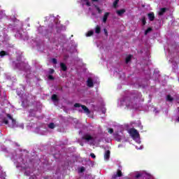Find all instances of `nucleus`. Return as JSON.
I'll use <instances>...</instances> for the list:
<instances>
[{
	"mask_svg": "<svg viewBox=\"0 0 179 179\" xmlns=\"http://www.w3.org/2000/svg\"><path fill=\"white\" fill-rule=\"evenodd\" d=\"M108 134H114V129H108Z\"/></svg>",
	"mask_w": 179,
	"mask_h": 179,
	"instance_id": "7c9ffc66",
	"label": "nucleus"
},
{
	"mask_svg": "<svg viewBox=\"0 0 179 179\" xmlns=\"http://www.w3.org/2000/svg\"><path fill=\"white\" fill-rule=\"evenodd\" d=\"M86 5H87V6H92V4H90V3L89 2V1H87L86 2Z\"/></svg>",
	"mask_w": 179,
	"mask_h": 179,
	"instance_id": "72a5a7b5",
	"label": "nucleus"
},
{
	"mask_svg": "<svg viewBox=\"0 0 179 179\" xmlns=\"http://www.w3.org/2000/svg\"><path fill=\"white\" fill-rule=\"evenodd\" d=\"M82 139H83L84 141H87V142H90V141H93V136H92L90 134H85Z\"/></svg>",
	"mask_w": 179,
	"mask_h": 179,
	"instance_id": "20e7f679",
	"label": "nucleus"
},
{
	"mask_svg": "<svg viewBox=\"0 0 179 179\" xmlns=\"http://www.w3.org/2000/svg\"><path fill=\"white\" fill-rule=\"evenodd\" d=\"M5 55H8V52H6L5 50H1L0 52V57H5Z\"/></svg>",
	"mask_w": 179,
	"mask_h": 179,
	"instance_id": "4be33fe9",
	"label": "nucleus"
},
{
	"mask_svg": "<svg viewBox=\"0 0 179 179\" xmlns=\"http://www.w3.org/2000/svg\"><path fill=\"white\" fill-rule=\"evenodd\" d=\"M2 122H3V124H5L6 125L9 124V120H8V119L6 117H3L2 119Z\"/></svg>",
	"mask_w": 179,
	"mask_h": 179,
	"instance_id": "f3484780",
	"label": "nucleus"
},
{
	"mask_svg": "<svg viewBox=\"0 0 179 179\" xmlns=\"http://www.w3.org/2000/svg\"><path fill=\"white\" fill-rule=\"evenodd\" d=\"M48 128H50V129H54V128H55V124H54V122H51L48 124Z\"/></svg>",
	"mask_w": 179,
	"mask_h": 179,
	"instance_id": "5701e85b",
	"label": "nucleus"
},
{
	"mask_svg": "<svg viewBox=\"0 0 179 179\" xmlns=\"http://www.w3.org/2000/svg\"><path fill=\"white\" fill-rule=\"evenodd\" d=\"M103 33L106 37H108V31H107V29H103Z\"/></svg>",
	"mask_w": 179,
	"mask_h": 179,
	"instance_id": "c85d7f7f",
	"label": "nucleus"
},
{
	"mask_svg": "<svg viewBox=\"0 0 179 179\" xmlns=\"http://www.w3.org/2000/svg\"><path fill=\"white\" fill-rule=\"evenodd\" d=\"M141 22L143 23V25L145 26V24H146V17H143L142 19H141Z\"/></svg>",
	"mask_w": 179,
	"mask_h": 179,
	"instance_id": "b1692460",
	"label": "nucleus"
},
{
	"mask_svg": "<svg viewBox=\"0 0 179 179\" xmlns=\"http://www.w3.org/2000/svg\"><path fill=\"white\" fill-rule=\"evenodd\" d=\"M169 10V8H162L159 10V12L158 13L159 16H163Z\"/></svg>",
	"mask_w": 179,
	"mask_h": 179,
	"instance_id": "0eeeda50",
	"label": "nucleus"
},
{
	"mask_svg": "<svg viewBox=\"0 0 179 179\" xmlns=\"http://www.w3.org/2000/svg\"><path fill=\"white\" fill-rule=\"evenodd\" d=\"M148 17L150 20V22H153V20H155V13L151 12L147 14Z\"/></svg>",
	"mask_w": 179,
	"mask_h": 179,
	"instance_id": "423d86ee",
	"label": "nucleus"
},
{
	"mask_svg": "<svg viewBox=\"0 0 179 179\" xmlns=\"http://www.w3.org/2000/svg\"><path fill=\"white\" fill-rule=\"evenodd\" d=\"M48 79L49 80H54L55 79V78H54V76H52V75H49V76H48Z\"/></svg>",
	"mask_w": 179,
	"mask_h": 179,
	"instance_id": "cd10ccee",
	"label": "nucleus"
},
{
	"mask_svg": "<svg viewBox=\"0 0 179 179\" xmlns=\"http://www.w3.org/2000/svg\"><path fill=\"white\" fill-rule=\"evenodd\" d=\"M52 64H54L55 65H57L58 64V61L57 60V59L53 58L52 59Z\"/></svg>",
	"mask_w": 179,
	"mask_h": 179,
	"instance_id": "bb28decb",
	"label": "nucleus"
},
{
	"mask_svg": "<svg viewBox=\"0 0 179 179\" xmlns=\"http://www.w3.org/2000/svg\"><path fill=\"white\" fill-rule=\"evenodd\" d=\"M101 31V28L100 27V26L97 25L95 28V33L96 34H100Z\"/></svg>",
	"mask_w": 179,
	"mask_h": 179,
	"instance_id": "2eb2a0df",
	"label": "nucleus"
},
{
	"mask_svg": "<svg viewBox=\"0 0 179 179\" xmlns=\"http://www.w3.org/2000/svg\"><path fill=\"white\" fill-rule=\"evenodd\" d=\"M93 34H94V31L91 30L87 33L86 36L87 37H91V36H93Z\"/></svg>",
	"mask_w": 179,
	"mask_h": 179,
	"instance_id": "412c9836",
	"label": "nucleus"
},
{
	"mask_svg": "<svg viewBox=\"0 0 179 179\" xmlns=\"http://www.w3.org/2000/svg\"><path fill=\"white\" fill-rule=\"evenodd\" d=\"M55 72V70H54V69H50L48 73L49 75H52V73H54Z\"/></svg>",
	"mask_w": 179,
	"mask_h": 179,
	"instance_id": "a878e982",
	"label": "nucleus"
},
{
	"mask_svg": "<svg viewBox=\"0 0 179 179\" xmlns=\"http://www.w3.org/2000/svg\"><path fill=\"white\" fill-rule=\"evenodd\" d=\"M92 2H99V0H92Z\"/></svg>",
	"mask_w": 179,
	"mask_h": 179,
	"instance_id": "f704fd0d",
	"label": "nucleus"
},
{
	"mask_svg": "<svg viewBox=\"0 0 179 179\" xmlns=\"http://www.w3.org/2000/svg\"><path fill=\"white\" fill-rule=\"evenodd\" d=\"M141 100L143 101L141 92H138L132 98L127 97L124 99L127 107H131L132 108H136L138 103H141Z\"/></svg>",
	"mask_w": 179,
	"mask_h": 179,
	"instance_id": "f257e3e1",
	"label": "nucleus"
},
{
	"mask_svg": "<svg viewBox=\"0 0 179 179\" xmlns=\"http://www.w3.org/2000/svg\"><path fill=\"white\" fill-rule=\"evenodd\" d=\"M129 134L133 139L139 138V132H138V130H136V129H131L129 130Z\"/></svg>",
	"mask_w": 179,
	"mask_h": 179,
	"instance_id": "f03ea898",
	"label": "nucleus"
},
{
	"mask_svg": "<svg viewBox=\"0 0 179 179\" xmlns=\"http://www.w3.org/2000/svg\"><path fill=\"white\" fill-rule=\"evenodd\" d=\"M166 101L172 103V101H174V98H173L171 94H168L166 95Z\"/></svg>",
	"mask_w": 179,
	"mask_h": 179,
	"instance_id": "4468645a",
	"label": "nucleus"
},
{
	"mask_svg": "<svg viewBox=\"0 0 179 179\" xmlns=\"http://www.w3.org/2000/svg\"><path fill=\"white\" fill-rule=\"evenodd\" d=\"M90 156L91 157H92V159H96V155H94V153H91Z\"/></svg>",
	"mask_w": 179,
	"mask_h": 179,
	"instance_id": "473e14b6",
	"label": "nucleus"
},
{
	"mask_svg": "<svg viewBox=\"0 0 179 179\" xmlns=\"http://www.w3.org/2000/svg\"><path fill=\"white\" fill-rule=\"evenodd\" d=\"M81 108H83L85 114H87V115L90 114V110H89L86 106L82 105Z\"/></svg>",
	"mask_w": 179,
	"mask_h": 179,
	"instance_id": "9b49d317",
	"label": "nucleus"
},
{
	"mask_svg": "<svg viewBox=\"0 0 179 179\" xmlns=\"http://www.w3.org/2000/svg\"><path fill=\"white\" fill-rule=\"evenodd\" d=\"M82 106H83V105H81L80 103H76L74 104V107H75L76 108H79V107H82Z\"/></svg>",
	"mask_w": 179,
	"mask_h": 179,
	"instance_id": "c756f323",
	"label": "nucleus"
},
{
	"mask_svg": "<svg viewBox=\"0 0 179 179\" xmlns=\"http://www.w3.org/2000/svg\"><path fill=\"white\" fill-rule=\"evenodd\" d=\"M111 154V152L110 150H106L104 153V159L105 160H108L110 159V155Z\"/></svg>",
	"mask_w": 179,
	"mask_h": 179,
	"instance_id": "9d476101",
	"label": "nucleus"
},
{
	"mask_svg": "<svg viewBox=\"0 0 179 179\" xmlns=\"http://www.w3.org/2000/svg\"><path fill=\"white\" fill-rule=\"evenodd\" d=\"M125 12H127V10H125V8H123V9L117 10L116 11V13L118 15V16H122V15H124Z\"/></svg>",
	"mask_w": 179,
	"mask_h": 179,
	"instance_id": "1a4fd4ad",
	"label": "nucleus"
},
{
	"mask_svg": "<svg viewBox=\"0 0 179 179\" xmlns=\"http://www.w3.org/2000/svg\"><path fill=\"white\" fill-rule=\"evenodd\" d=\"M6 117H8L9 120H11L12 122V128H17V123L16 122V120L12 117V115L9 113L6 114Z\"/></svg>",
	"mask_w": 179,
	"mask_h": 179,
	"instance_id": "7ed1b4c3",
	"label": "nucleus"
},
{
	"mask_svg": "<svg viewBox=\"0 0 179 179\" xmlns=\"http://www.w3.org/2000/svg\"><path fill=\"white\" fill-rule=\"evenodd\" d=\"M118 2H120V0H115V1L113 2V7L117 8Z\"/></svg>",
	"mask_w": 179,
	"mask_h": 179,
	"instance_id": "393cba45",
	"label": "nucleus"
},
{
	"mask_svg": "<svg viewBox=\"0 0 179 179\" xmlns=\"http://www.w3.org/2000/svg\"><path fill=\"white\" fill-rule=\"evenodd\" d=\"M108 16H110V13H105L103 17V22L106 23L107 22V19H108Z\"/></svg>",
	"mask_w": 179,
	"mask_h": 179,
	"instance_id": "f8f14e48",
	"label": "nucleus"
},
{
	"mask_svg": "<svg viewBox=\"0 0 179 179\" xmlns=\"http://www.w3.org/2000/svg\"><path fill=\"white\" fill-rule=\"evenodd\" d=\"M153 29L152 27H148L145 31V36L148 35V33H150Z\"/></svg>",
	"mask_w": 179,
	"mask_h": 179,
	"instance_id": "a211bd4d",
	"label": "nucleus"
},
{
	"mask_svg": "<svg viewBox=\"0 0 179 179\" xmlns=\"http://www.w3.org/2000/svg\"><path fill=\"white\" fill-rule=\"evenodd\" d=\"M95 9H96L98 13H101L103 11L101 10V9H100V7H99L97 5H94Z\"/></svg>",
	"mask_w": 179,
	"mask_h": 179,
	"instance_id": "aec40b11",
	"label": "nucleus"
},
{
	"mask_svg": "<svg viewBox=\"0 0 179 179\" xmlns=\"http://www.w3.org/2000/svg\"><path fill=\"white\" fill-rule=\"evenodd\" d=\"M84 1H89V0H84Z\"/></svg>",
	"mask_w": 179,
	"mask_h": 179,
	"instance_id": "e433bc0d",
	"label": "nucleus"
},
{
	"mask_svg": "<svg viewBox=\"0 0 179 179\" xmlns=\"http://www.w3.org/2000/svg\"><path fill=\"white\" fill-rule=\"evenodd\" d=\"M60 67L62 71H63L64 72L66 71V70L68 69V67L66 66V64H65V63H60Z\"/></svg>",
	"mask_w": 179,
	"mask_h": 179,
	"instance_id": "ddd939ff",
	"label": "nucleus"
},
{
	"mask_svg": "<svg viewBox=\"0 0 179 179\" xmlns=\"http://www.w3.org/2000/svg\"><path fill=\"white\" fill-rule=\"evenodd\" d=\"M85 171V169L82 168L81 171Z\"/></svg>",
	"mask_w": 179,
	"mask_h": 179,
	"instance_id": "c9c22d12",
	"label": "nucleus"
},
{
	"mask_svg": "<svg viewBox=\"0 0 179 179\" xmlns=\"http://www.w3.org/2000/svg\"><path fill=\"white\" fill-rule=\"evenodd\" d=\"M52 100L53 101H58V96L57 94L52 95Z\"/></svg>",
	"mask_w": 179,
	"mask_h": 179,
	"instance_id": "6ab92c4d",
	"label": "nucleus"
},
{
	"mask_svg": "<svg viewBox=\"0 0 179 179\" xmlns=\"http://www.w3.org/2000/svg\"><path fill=\"white\" fill-rule=\"evenodd\" d=\"M132 59V55H129L128 57L125 59L126 64H128L129 62H131V60Z\"/></svg>",
	"mask_w": 179,
	"mask_h": 179,
	"instance_id": "dca6fc26",
	"label": "nucleus"
},
{
	"mask_svg": "<svg viewBox=\"0 0 179 179\" xmlns=\"http://www.w3.org/2000/svg\"><path fill=\"white\" fill-rule=\"evenodd\" d=\"M87 86H88V87H93V86H94L93 80L91 78H89L87 80Z\"/></svg>",
	"mask_w": 179,
	"mask_h": 179,
	"instance_id": "6e6552de",
	"label": "nucleus"
},
{
	"mask_svg": "<svg viewBox=\"0 0 179 179\" xmlns=\"http://www.w3.org/2000/svg\"><path fill=\"white\" fill-rule=\"evenodd\" d=\"M140 177H142V174H141V173H137V174L136 175V178H139Z\"/></svg>",
	"mask_w": 179,
	"mask_h": 179,
	"instance_id": "2f4dec72",
	"label": "nucleus"
},
{
	"mask_svg": "<svg viewBox=\"0 0 179 179\" xmlns=\"http://www.w3.org/2000/svg\"><path fill=\"white\" fill-rule=\"evenodd\" d=\"M117 177H122V171L120 169H117V173L113 175L112 179H115Z\"/></svg>",
	"mask_w": 179,
	"mask_h": 179,
	"instance_id": "39448f33",
	"label": "nucleus"
}]
</instances>
